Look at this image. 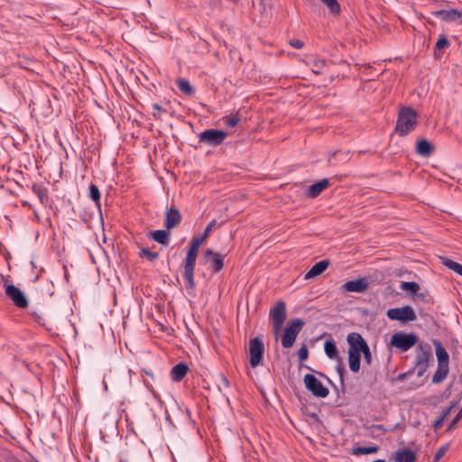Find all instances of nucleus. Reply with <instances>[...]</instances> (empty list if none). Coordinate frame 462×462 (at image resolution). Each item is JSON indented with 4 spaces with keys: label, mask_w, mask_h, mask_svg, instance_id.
<instances>
[{
    "label": "nucleus",
    "mask_w": 462,
    "mask_h": 462,
    "mask_svg": "<svg viewBox=\"0 0 462 462\" xmlns=\"http://www.w3.org/2000/svg\"><path fill=\"white\" fill-rule=\"evenodd\" d=\"M194 268L195 262H186L184 264V278L186 280V287L189 289H193L195 286L194 282Z\"/></svg>",
    "instance_id": "f3484780"
},
{
    "label": "nucleus",
    "mask_w": 462,
    "mask_h": 462,
    "mask_svg": "<svg viewBox=\"0 0 462 462\" xmlns=\"http://www.w3.org/2000/svg\"><path fill=\"white\" fill-rule=\"evenodd\" d=\"M5 293L14 301L15 306L22 309L28 306V300L24 293L14 285H7L5 288Z\"/></svg>",
    "instance_id": "ddd939ff"
},
{
    "label": "nucleus",
    "mask_w": 462,
    "mask_h": 462,
    "mask_svg": "<svg viewBox=\"0 0 462 462\" xmlns=\"http://www.w3.org/2000/svg\"><path fill=\"white\" fill-rule=\"evenodd\" d=\"M395 462H416V455L408 448L399 449L395 453Z\"/></svg>",
    "instance_id": "aec40b11"
},
{
    "label": "nucleus",
    "mask_w": 462,
    "mask_h": 462,
    "mask_svg": "<svg viewBox=\"0 0 462 462\" xmlns=\"http://www.w3.org/2000/svg\"><path fill=\"white\" fill-rule=\"evenodd\" d=\"M303 326L304 322L300 319H294L287 323L282 336V346L284 348H290L294 345Z\"/></svg>",
    "instance_id": "39448f33"
},
{
    "label": "nucleus",
    "mask_w": 462,
    "mask_h": 462,
    "mask_svg": "<svg viewBox=\"0 0 462 462\" xmlns=\"http://www.w3.org/2000/svg\"><path fill=\"white\" fill-rule=\"evenodd\" d=\"M313 71L315 72V74L319 73V70H317V69H313Z\"/></svg>",
    "instance_id": "5fc2aeb1"
},
{
    "label": "nucleus",
    "mask_w": 462,
    "mask_h": 462,
    "mask_svg": "<svg viewBox=\"0 0 462 462\" xmlns=\"http://www.w3.org/2000/svg\"><path fill=\"white\" fill-rule=\"evenodd\" d=\"M188 365L184 363H180L174 365L171 371V379L175 382L181 381L188 373Z\"/></svg>",
    "instance_id": "412c9836"
},
{
    "label": "nucleus",
    "mask_w": 462,
    "mask_h": 462,
    "mask_svg": "<svg viewBox=\"0 0 462 462\" xmlns=\"http://www.w3.org/2000/svg\"><path fill=\"white\" fill-rule=\"evenodd\" d=\"M438 19L446 23H457L462 24V9H442L432 13Z\"/></svg>",
    "instance_id": "9b49d317"
},
{
    "label": "nucleus",
    "mask_w": 462,
    "mask_h": 462,
    "mask_svg": "<svg viewBox=\"0 0 462 462\" xmlns=\"http://www.w3.org/2000/svg\"><path fill=\"white\" fill-rule=\"evenodd\" d=\"M289 44L291 47L298 49V50L301 49L304 46V42L300 39H291V40H290Z\"/></svg>",
    "instance_id": "4c0bfd02"
},
{
    "label": "nucleus",
    "mask_w": 462,
    "mask_h": 462,
    "mask_svg": "<svg viewBox=\"0 0 462 462\" xmlns=\"http://www.w3.org/2000/svg\"><path fill=\"white\" fill-rule=\"evenodd\" d=\"M216 224H217V221L215 219L211 220L206 226L203 234L198 236L197 237L201 239L202 242H205L207 240V238L209 236V234L212 231V229L215 227Z\"/></svg>",
    "instance_id": "c756f323"
},
{
    "label": "nucleus",
    "mask_w": 462,
    "mask_h": 462,
    "mask_svg": "<svg viewBox=\"0 0 462 462\" xmlns=\"http://www.w3.org/2000/svg\"><path fill=\"white\" fill-rule=\"evenodd\" d=\"M400 288L405 291H411V293H416L420 290V285L414 282H402Z\"/></svg>",
    "instance_id": "c85d7f7f"
},
{
    "label": "nucleus",
    "mask_w": 462,
    "mask_h": 462,
    "mask_svg": "<svg viewBox=\"0 0 462 462\" xmlns=\"http://www.w3.org/2000/svg\"><path fill=\"white\" fill-rule=\"evenodd\" d=\"M142 253H143V255L147 256L150 259H154V258L158 257V254L157 253H152L148 249H143Z\"/></svg>",
    "instance_id": "37998d69"
},
{
    "label": "nucleus",
    "mask_w": 462,
    "mask_h": 462,
    "mask_svg": "<svg viewBox=\"0 0 462 462\" xmlns=\"http://www.w3.org/2000/svg\"><path fill=\"white\" fill-rule=\"evenodd\" d=\"M324 351L327 356L330 359H336L338 357V351L336 344L331 340H327L324 344Z\"/></svg>",
    "instance_id": "393cba45"
},
{
    "label": "nucleus",
    "mask_w": 462,
    "mask_h": 462,
    "mask_svg": "<svg viewBox=\"0 0 462 462\" xmlns=\"http://www.w3.org/2000/svg\"><path fill=\"white\" fill-rule=\"evenodd\" d=\"M419 337L415 334L397 332L392 336L391 345L402 352H406L417 345Z\"/></svg>",
    "instance_id": "423d86ee"
},
{
    "label": "nucleus",
    "mask_w": 462,
    "mask_h": 462,
    "mask_svg": "<svg viewBox=\"0 0 462 462\" xmlns=\"http://www.w3.org/2000/svg\"><path fill=\"white\" fill-rule=\"evenodd\" d=\"M324 65H325V61L324 60H318L315 63V67L317 69H321Z\"/></svg>",
    "instance_id": "a18cd8bd"
},
{
    "label": "nucleus",
    "mask_w": 462,
    "mask_h": 462,
    "mask_svg": "<svg viewBox=\"0 0 462 462\" xmlns=\"http://www.w3.org/2000/svg\"><path fill=\"white\" fill-rule=\"evenodd\" d=\"M31 264H32L33 267H35V265H34V262H31Z\"/></svg>",
    "instance_id": "6e6d98bb"
},
{
    "label": "nucleus",
    "mask_w": 462,
    "mask_h": 462,
    "mask_svg": "<svg viewBox=\"0 0 462 462\" xmlns=\"http://www.w3.org/2000/svg\"><path fill=\"white\" fill-rule=\"evenodd\" d=\"M404 376H405L404 374H401V375L399 376V379H403V378H404Z\"/></svg>",
    "instance_id": "864d4df0"
},
{
    "label": "nucleus",
    "mask_w": 462,
    "mask_h": 462,
    "mask_svg": "<svg viewBox=\"0 0 462 462\" xmlns=\"http://www.w3.org/2000/svg\"><path fill=\"white\" fill-rule=\"evenodd\" d=\"M347 344L349 346L348 352L356 354H361L368 346L363 337L356 332H351L346 337Z\"/></svg>",
    "instance_id": "f8f14e48"
},
{
    "label": "nucleus",
    "mask_w": 462,
    "mask_h": 462,
    "mask_svg": "<svg viewBox=\"0 0 462 462\" xmlns=\"http://www.w3.org/2000/svg\"><path fill=\"white\" fill-rule=\"evenodd\" d=\"M461 418H462V409L459 411V412L454 418V420H452V423H451L449 428L450 429L453 428L457 424V422L461 420Z\"/></svg>",
    "instance_id": "c03bdc74"
},
{
    "label": "nucleus",
    "mask_w": 462,
    "mask_h": 462,
    "mask_svg": "<svg viewBox=\"0 0 462 462\" xmlns=\"http://www.w3.org/2000/svg\"><path fill=\"white\" fill-rule=\"evenodd\" d=\"M324 5H326L332 14H338L340 13V5L337 0H320Z\"/></svg>",
    "instance_id": "cd10ccee"
},
{
    "label": "nucleus",
    "mask_w": 462,
    "mask_h": 462,
    "mask_svg": "<svg viewBox=\"0 0 462 462\" xmlns=\"http://www.w3.org/2000/svg\"><path fill=\"white\" fill-rule=\"evenodd\" d=\"M387 317L392 320H399L402 322L413 321L417 319V316L411 306L390 309L387 311Z\"/></svg>",
    "instance_id": "9d476101"
},
{
    "label": "nucleus",
    "mask_w": 462,
    "mask_h": 462,
    "mask_svg": "<svg viewBox=\"0 0 462 462\" xmlns=\"http://www.w3.org/2000/svg\"><path fill=\"white\" fill-rule=\"evenodd\" d=\"M433 345L435 346L436 357L438 361L437 371L432 376L433 383H442L448 376L449 372V356L442 343L438 340H433Z\"/></svg>",
    "instance_id": "f03ea898"
},
{
    "label": "nucleus",
    "mask_w": 462,
    "mask_h": 462,
    "mask_svg": "<svg viewBox=\"0 0 462 462\" xmlns=\"http://www.w3.org/2000/svg\"><path fill=\"white\" fill-rule=\"evenodd\" d=\"M445 264L457 274L462 276V265L457 262H444Z\"/></svg>",
    "instance_id": "72a5a7b5"
},
{
    "label": "nucleus",
    "mask_w": 462,
    "mask_h": 462,
    "mask_svg": "<svg viewBox=\"0 0 462 462\" xmlns=\"http://www.w3.org/2000/svg\"><path fill=\"white\" fill-rule=\"evenodd\" d=\"M260 5L263 6V13H267V10H266V8H265V5H264V4H263V1H262Z\"/></svg>",
    "instance_id": "09e8293b"
},
{
    "label": "nucleus",
    "mask_w": 462,
    "mask_h": 462,
    "mask_svg": "<svg viewBox=\"0 0 462 462\" xmlns=\"http://www.w3.org/2000/svg\"><path fill=\"white\" fill-rule=\"evenodd\" d=\"M119 462H126V461H125V460H122V459H121Z\"/></svg>",
    "instance_id": "4d7b16f0"
},
{
    "label": "nucleus",
    "mask_w": 462,
    "mask_h": 462,
    "mask_svg": "<svg viewBox=\"0 0 462 462\" xmlns=\"http://www.w3.org/2000/svg\"><path fill=\"white\" fill-rule=\"evenodd\" d=\"M89 198L95 201L96 203L99 202L100 199V191L95 184H91L89 186Z\"/></svg>",
    "instance_id": "2f4dec72"
},
{
    "label": "nucleus",
    "mask_w": 462,
    "mask_h": 462,
    "mask_svg": "<svg viewBox=\"0 0 462 462\" xmlns=\"http://www.w3.org/2000/svg\"><path fill=\"white\" fill-rule=\"evenodd\" d=\"M454 407H455V404H450L446 409H444L442 411L441 420H445L450 414V412Z\"/></svg>",
    "instance_id": "79ce46f5"
},
{
    "label": "nucleus",
    "mask_w": 462,
    "mask_h": 462,
    "mask_svg": "<svg viewBox=\"0 0 462 462\" xmlns=\"http://www.w3.org/2000/svg\"><path fill=\"white\" fill-rule=\"evenodd\" d=\"M240 118L237 117V116H231V117H227L226 119V125L229 127H234L237 125V123L239 122Z\"/></svg>",
    "instance_id": "ea45409f"
},
{
    "label": "nucleus",
    "mask_w": 462,
    "mask_h": 462,
    "mask_svg": "<svg viewBox=\"0 0 462 462\" xmlns=\"http://www.w3.org/2000/svg\"><path fill=\"white\" fill-rule=\"evenodd\" d=\"M223 382H224L225 385H226V386L228 385V381L226 378H223Z\"/></svg>",
    "instance_id": "8fccbe9b"
},
{
    "label": "nucleus",
    "mask_w": 462,
    "mask_h": 462,
    "mask_svg": "<svg viewBox=\"0 0 462 462\" xmlns=\"http://www.w3.org/2000/svg\"><path fill=\"white\" fill-rule=\"evenodd\" d=\"M152 238L161 245H168L170 241V233L168 230H156L152 233Z\"/></svg>",
    "instance_id": "5701e85b"
},
{
    "label": "nucleus",
    "mask_w": 462,
    "mask_h": 462,
    "mask_svg": "<svg viewBox=\"0 0 462 462\" xmlns=\"http://www.w3.org/2000/svg\"><path fill=\"white\" fill-rule=\"evenodd\" d=\"M37 194H38V197H39V199H40L41 202H42V203H43V202H44V200H47L48 196H47V191H46V189H41V188H39V189H37Z\"/></svg>",
    "instance_id": "a19ab883"
},
{
    "label": "nucleus",
    "mask_w": 462,
    "mask_h": 462,
    "mask_svg": "<svg viewBox=\"0 0 462 462\" xmlns=\"http://www.w3.org/2000/svg\"><path fill=\"white\" fill-rule=\"evenodd\" d=\"M204 242L197 236L193 237L187 252L186 260H196L199 247Z\"/></svg>",
    "instance_id": "4be33fe9"
},
{
    "label": "nucleus",
    "mask_w": 462,
    "mask_h": 462,
    "mask_svg": "<svg viewBox=\"0 0 462 462\" xmlns=\"http://www.w3.org/2000/svg\"><path fill=\"white\" fill-rule=\"evenodd\" d=\"M362 354L364 355V358H365V362L367 364V365H370L372 363V354H371V351H370V348L369 346H367L366 348L362 352Z\"/></svg>",
    "instance_id": "58836bf2"
},
{
    "label": "nucleus",
    "mask_w": 462,
    "mask_h": 462,
    "mask_svg": "<svg viewBox=\"0 0 462 462\" xmlns=\"http://www.w3.org/2000/svg\"><path fill=\"white\" fill-rule=\"evenodd\" d=\"M177 85L180 90L186 95L191 96L195 93L194 88L191 87L189 82L185 79H179L177 80Z\"/></svg>",
    "instance_id": "a878e982"
},
{
    "label": "nucleus",
    "mask_w": 462,
    "mask_h": 462,
    "mask_svg": "<svg viewBox=\"0 0 462 462\" xmlns=\"http://www.w3.org/2000/svg\"><path fill=\"white\" fill-rule=\"evenodd\" d=\"M447 451H448V447H446V446L440 447L439 448V450L437 451V453L435 454L434 462L439 461L446 454Z\"/></svg>",
    "instance_id": "e433bc0d"
},
{
    "label": "nucleus",
    "mask_w": 462,
    "mask_h": 462,
    "mask_svg": "<svg viewBox=\"0 0 462 462\" xmlns=\"http://www.w3.org/2000/svg\"><path fill=\"white\" fill-rule=\"evenodd\" d=\"M152 115H153L154 117L159 118V115L156 114L155 112H153Z\"/></svg>",
    "instance_id": "3c124183"
},
{
    "label": "nucleus",
    "mask_w": 462,
    "mask_h": 462,
    "mask_svg": "<svg viewBox=\"0 0 462 462\" xmlns=\"http://www.w3.org/2000/svg\"><path fill=\"white\" fill-rule=\"evenodd\" d=\"M269 316L273 323V334L275 339L277 340L287 317L286 305L284 301L280 300L273 307H272Z\"/></svg>",
    "instance_id": "20e7f679"
},
{
    "label": "nucleus",
    "mask_w": 462,
    "mask_h": 462,
    "mask_svg": "<svg viewBox=\"0 0 462 462\" xmlns=\"http://www.w3.org/2000/svg\"><path fill=\"white\" fill-rule=\"evenodd\" d=\"M439 260L445 261V260H449V259L446 258V257H439Z\"/></svg>",
    "instance_id": "603ef678"
},
{
    "label": "nucleus",
    "mask_w": 462,
    "mask_h": 462,
    "mask_svg": "<svg viewBox=\"0 0 462 462\" xmlns=\"http://www.w3.org/2000/svg\"><path fill=\"white\" fill-rule=\"evenodd\" d=\"M361 354L348 352L349 368L353 373H357L360 370Z\"/></svg>",
    "instance_id": "b1692460"
},
{
    "label": "nucleus",
    "mask_w": 462,
    "mask_h": 462,
    "mask_svg": "<svg viewBox=\"0 0 462 462\" xmlns=\"http://www.w3.org/2000/svg\"><path fill=\"white\" fill-rule=\"evenodd\" d=\"M329 185V181L328 179H323L312 185H310L307 190V196L309 198H316L318 197L325 189H327Z\"/></svg>",
    "instance_id": "dca6fc26"
},
{
    "label": "nucleus",
    "mask_w": 462,
    "mask_h": 462,
    "mask_svg": "<svg viewBox=\"0 0 462 462\" xmlns=\"http://www.w3.org/2000/svg\"><path fill=\"white\" fill-rule=\"evenodd\" d=\"M227 133L223 130L208 129L201 132L198 137L199 143L208 146H217L224 142Z\"/></svg>",
    "instance_id": "0eeeda50"
},
{
    "label": "nucleus",
    "mask_w": 462,
    "mask_h": 462,
    "mask_svg": "<svg viewBox=\"0 0 462 462\" xmlns=\"http://www.w3.org/2000/svg\"><path fill=\"white\" fill-rule=\"evenodd\" d=\"M309 356V351L305 346H301L298 350V356L300 361L306 360Z\"/></svg>",
    "instance_id": "c9c22d12"
},
{
    "label": "nucleus",
    "mask_w": 462,
    "mask_h": 462,
    "mask_svg": "<svg viewBox=\"0 0 462 462\" xmlns=\"http://www.w3.org/2000/svg\"><path fill=\"white\" fill-rule=\"evenodd\" d=\"M369 287V282L365 277H360L356 280L348 281L341 286V290L346 292H364Z\"/></svg>",
    "instance_id": "4468645a"
},
{
    "label": "nucleus",
    "mask_w": 462,
    "mask_h": 462,
    "mask_svg": "<svg viewBox=\"0 0 462 462\" xmlns=\"http://www.w3.org/2000/svg\"><path fill=\"white\" fill-rule=\"evenodd\" d=\"M379 448L377 446H370V447H356L353 448V454L356 456L359 455H366L373 454L378 451Z\"/></svg>",
    "instance_id": "bb28decb"
},
{
    "label": "nucleus",
    "mask_w": 462,
    "mask_h": 462,
    "mask_svg": "<svg viewBox=\"0 0 462 462\" xmlns=\"http://www.w3.org/2000/svg\"><path fill=\"white\" fill-rule=\"evenodd\" d=\"M448 45L449 42L447 37L444 34H440L435 45V53Z\"/></svg>",
    "instance_id": "7c9ffc66"
},
{
    "label": "nucleus",
    "mask_w": 462,
    "mask_h": 462,
    "mask_svg": "<svg viewBox=\"0 0 462 462\" xmlns=\"http://www.w3.org/2000/svg\"><path fill=\"white\" fill-rule=\"evenodd\" d=\"M329 262H318L311 269L305 274L304 279L310 280L320 275L328 267Z\"/></svg>",
    "instance_id": "6ab92c4d"
},
{
    "label": "nucleus",
    "mask_w": 462,
    "mask_h": 462,
    "mask_svg": "<svg viewBox=\"0 0 462 462\" xmlns=\"http://www.w3.org/2000/svg\"><path fill=\"white\" fill-rule=\"evenodd\" d=\"M152 108L159 112V111H161L162 106L160 105H158V104H153L152 105Z\"/></svg>",
    "instance_id": "49530a36"
},
{
    "label": "nucleus",
    "mask_w": 462,
    "mask_h": 462,
    "mask_svg": "<svg viewBox=\"0 0 462 462\" xmlns=\"http://www.w3.org/2000/svg\"><path fill=\"white\" fill-rule=\"evenodd\" d=\"M181 221V214L175 207H171L165 212L164 226L167 230L177 226Z\"/></svg>",
    "instance_id": "2eb2a0df"
},
{
    "label": "nucleus",
    "mask_w": 462,
    "mask_h": 462,
    "mask_svg": "<svg viewBox=\"0 0 462 462\" xmlns=\"http://www.w3.org/2000/svg\"><path fill=\"white\" fill-rule=\"evenodd\" d=\"M418 113L411 107L403 106L398 113L395 133L400 136H406L412 132L418 125Z\"/></svg>",
    "instance_id": "f257e3e1"
},
{
    "label": "nucleus",
    "mask_w": 462,
    "mask_h": 462,
    "mask_svg": "<svg viewBox=\"0 0 462 462\" xmlns=\"http://www.w3.org/2000/svg\"><path fill=\"white\" fill-rule=\"evenodd\" d=\"M432 360V349L428 343H420L416 347L414 357V369L417 375L421 377L426 373Z\"/></svg>",
    "instance_id": "7ed1b4c3"
},
{
    "label": "nucleus",
    "mask_w": 462,
    "mask_h": 462,
    "mask_svg": "<svg viewBox=\"0 0 462 462\" xmlns=\"http://www.w3.org/2000/svg\"><path fill=\"white\" fill-rule=\"evenodd\" d=\"M434 151V146L426 139H420L417 143L416 152L423 157H429Z\"/></svg>",
    "instance_id": "a211bd4d"
},
{
    "label": "nucleus",
    "mask_w": 462,
    "mask_h": 462,
    "mask_svg": "<svg viewBox=\"0 0 462 462\" xmlns=\"http://www.w3.org/2000/svg\"><path fill=\"white\" fill-rule=\"evenodd\" d=\"M442 420H441V418L439 420H437L435 423V428L439 427L441 424Z\"/></svg>",
    "instance_id": "de8ad7c7"
},
{
    "label": "nucleus",
    "mask_w": 462,
    "mask_h": 462,
    "mask_svg": "<svg viewBox=\"0 0 462 462\" xmlns=\"http://www.w3.org/2000/svg\"><path fill=\"white\" fill-rule=\"evenodd\" d=\"M304 383L306 388L316 397L326 398L329 393L328 389L311 374H305Z\"/></svg>",
    "instance_id": "1a4fd4ad"
},
{
    "label": "nucleus",
    "mask_w": 462,
    "mask_h": 462,
    "mask_svg": "<svg viewBox=\"0 0 462 462\" xmlns=\"http://www.w3.org/2000/svg\"><path fill=\"white\" fill-rule=\"evenodd\" d=\"M226 256V254L214 252L211 249H207L205 251V257H211L212 260H223Z\"/></svg>",
    "instance_id": "473e14b6"
},
{
    "label": "nucleus",
    "mask_w": 462,
    "mask_h": 462,
    "mask_svg": "<svg viewBox=\"0 0 462 462\" xmlns=\"http://www.w3.org/2000/svg\"><path fill=\"white\" fill-rule=\"evenodd\" d=\"M223 263H224V262H211L209 268L211 269V272L213 273H216L223 268V266H224Z\"/></svg>",
    "instance_id": "f704fd0d"
},
{
    "label": "nucleus",
    "mask_w": 462,
    "mask_h": 462,
    "mask_svg": "<svg viewBox=\"0 0 462 462\" xmlns=\"http://www.w3.org/2000/svg\"><path fill=\"white\" fill-rule=\"evenodd\" d=\"M264 346L259 337H254L249 343V362L253 368L263 364Z\"/></svg>",
    "instance_id": "6e6552de"
}]
</instances>
